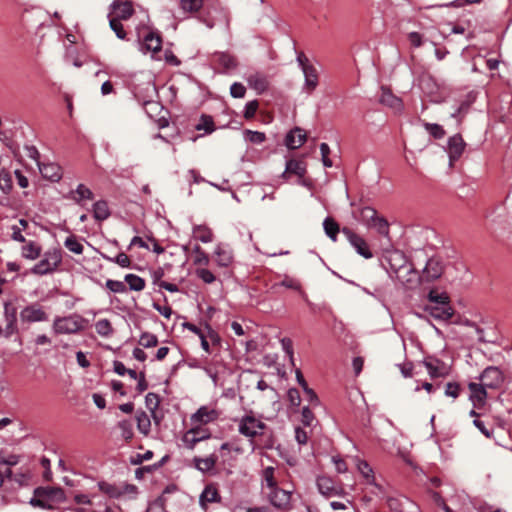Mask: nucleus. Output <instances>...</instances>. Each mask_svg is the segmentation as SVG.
<instances>
[{
	"label": "nucleus",
	"instance_id": "f257e3e1",
	"mask_svg": "<svg viewBox=\"0 0 512 512\" xmlns=\"http://www.w3.org/2000/svg\"><path fill=\"white\" fill-rule=\"evenodd\" d=\"M266 429V424L252 412L238 420V432L249 439L264 435Z\"/></svg>",
	"mask_w": 512,
	"mask_h": 512
},
{
	"label": "nucleus",
	"instance_id": "f03ea898",
	"mask_svg": "<svg viewBox=\"0 0 512 512\" xmlns=\"http://www.w3.org/2000/svg\"><path fill=\"white\" fill-rule=\"evenodd\" d=\"M85 319L77 314L65 317H56L53 321L52 329L55 334H73L84 329Z\"/></svg>",
	"mask_w": 512,
	"mask_h": 512
},
{
	"label": "nucleus",
	"instance_id": "7ed1b4c3",
	"mask_svg": "<svg viewBox=\"0 0 512 512\" xmlns=\"http://www.w3.org/2000/svg\"><path fill=\"white\" fill-rule=\"evenodd\" d=\"M62 262V253L59 249H51L43 254L42 259L33 266L31 273L35 275H47L57 270Z\"/></svg>",
	"mask_w": 512,
	"mask_h": 512
},
{
	"label": "nucleus",
	"instance_id": "20e7f679",
	"mask_svg": "<svg viewBox=\"0 0 512 512\" xmlns=\"http://www.w3.org/2000/svg\"><path fill=\"white\" fill-rule=\"evenodd\" d=\"M297 62L304 75V84L302 89L307 94H311L319 84L318 70L303 53H300L297 56Z\"/></svg>",
	"mask_w": 512,
	"mask_h": 512
},
{
	"label": "nucleus",
	"instance_id": "39448f33",
	"mask_svg": "<svg viewBox=\"0 0 512 512\" xmlns=\"http://www.w3.org/2000/svg\"><path fill=\"white\" fill-rule=\"evenodd\" d=\"M267 501L276 509L287 511L291 508L292 493L279 486L263 492Z\"/></svg>",
	"mask_w": 512,
	"mask_h": 512
},
{
	"label": "nucleus",
	"instance_id": "423d86ee",
	"mask_svg": "<svg viewBox=\"0 0 512 512\" xmlns=\"http://www.w3.org/2000/svg\"><path fill=\"white\" fill-rule=\"evenodd\" d=\"M221 415V411L213 405H203L190 416L191 424H200L206 426L216 422Z\"/></svg>",
	"mask_w": 512,
	"mask_h": 512
},
{
	"label": "nucleus",
	"instance_id": "0eeeda50",
	"mask_svg": "<svg viewBox=\"0 0 512 512\" xmlns=\"http://www.w3.org/2000/svg\"><path fill=\"white\" fill-rule=\"evenodd\" d=\"M444 272V265L440 258L431 257L427 260L425 267L420 274L421 283L438 280Z\"/></svg>",
	"mask_w": 512,
	"mask_h": 512
},
{
	"label": "nucleus",
	"instance_id": "6e6552de",
	"mask_svg": "<svg viewBox=\"0 0 512 512\" xmlns=\"http://www.w3.org/2000/svg\"><path fill=\"white\" fill-rule=\"evenodd\" d=\"M20 321L25 324L44 322L48 320V314L37 303L24 307L19 314Z\"/></svg>",
	"mask_w": 512,
	"mask_h": 512
},
{
	"label": "nucleus",
	"instance_id": "1a4fd4ad",
	"mask_svg": "<svg viewBox=\"0 0 512 512\" xmlns=\"http://www.w3.org/2000/svg\"><path fill=\"white\" fill-rule=\"evenodd\" d=\"M479 379L480 382L487 388L496 389L499 388L503 383L504 375L498 367L489 366L484 369Z\"/></svg>",
	"mask_w": 512,
	"mask_h": 512
},
{
	"label": "nucleus",
	"instance_id": "9d476101",
	"mask_svg": "<svg viewBox=\"0 0 512 512\" xmlns=\"http://www.w3.org/2000/svg\"><path fill=\"white\" fill-rule=\"evenodd\" d=\"M342 232L359 255H361L365 259H370L373 257V254L367 242L361 236L354 233L348 228H344Z\"/></svg>",
	"mask_w": 512,
	"mask_h": 512
},
{
	"label": "nucleus",
	"instance_id": "9b49d317",
	"mask_svg": "<svg viewBox=\"0 0 512 512\" xmlns=\"http://www.w3.org/2000/svg\"><path fill=\"white\" fill-rule=\"evenodd\" d=\"M133 6L129 1H114L110 5L109 18H117L118 20H127L133 14Z\"/></svg>",
	"mask_w": 512,
	"mask_h": 512
},
{
	"label": "nucleus",
	"instance_id": "f8f14e48",
	"mask_svg": "<svg viewBox=\"0 0 512 512\" xmlns=\"http://www.w3.org/2000/svg\"><path fill=\"white\" fill-rule=\"evenodd\" d=\"M394 274L397 280H399L402 284L406 285L407 287L412 288L416 286L418 283H421L420 274L416 271L412 264L405 267V269L403 268L397 271Z\"/></svg>",
	"mask_w": 512,
	"mask_h": 512
},
{
	"label": "nucleus",
	"instance_id": "ddd939ff",
	"mask_svg": "<svg viewBox=\"0 0 512 512\" xmlns=\"http://www.w3.org/2000/svg\"><path fill=\"white\" fill-rule=\"evenodd\" d=\"M468 388L470 390V396L469 399L473 403V406L475 408H481L486 403L487 398V392H486V386H484L481 382L475 383L470 382L468 384Z\"/></svg>",
	"mask_w": 512,
	"mask_h": 512
},
{
	"label": "nucleus",
	"instance_id": "4468645a",
	"mask_svg": "<svg viewBox=\"0 0 512 512\" xmlns=\"http://www.w3.org/2000/svg\"><path fill=\"white\" fill-rule=\"evenodd\" d=\"M386 261L389 264V269L392 273H396L397 271L401 269H405L410 263H408V260L405 256V254L400 250H391L388 251L385 256Z\"/></svg>",
	"mask_w": 512,
	"mask_h": 512
},
{
	"label": "nucleus",
	"instance_id": "2eb2a0df",
	"mask_svg": "<svg viewBox=\"0 0 512 512\" xmlns=\"http://www.w3.org/2000/svg\"><path fill=\"white\" fill-rule=\"evenodd\" d=\"M465 145L463 138L459 134L449 138L447 151L450 159V165H453V163L461 157L465 149Z\"/></svg>",
	"mask_w": 512,
	"mask_h": 512
},
{
	"label": "nucleus",
	"instance_id": "dca6fc26",
	"mask_svg": "<svg viewBox=\"0 0 512 512\" xmlns=\"http://www.w3.org/2000/svg\"><path fill=\"white\" fill-rule=\"evenodd\" d=\"M247 82L249 87L254 89L258 94L265 92L269 85L267 76L260 72L250 74L247 77Z\"/></svg>",
	"mask_w": 512,
	"mask_h": 512
},
{
	"label": "nucleus",
	"instance_id": "f3484780",
	"mask_svg": "<svg viewBox=\"0 0 512 512\" xmlns=\"http://www.w3.org/2000/svg\"><path fill=\"white\" fill-rule=\"evenodd\" d=\"M38 167L41 175L50 181L57 182L62 177L61 167L56 163L40 164L38 162Z\"/></svg>",
	"mask_w": 512,
	"mask_h": 512
},
{
	"label": "nucleus",
	"instance_id": "a211bd4d",
	"mask_svg": "<svg viewBox=\"0 0 512 512\" xmlns=\"http://www.w3.org/2000/svg\"><path fill=\"white\" fill-rule=\"evenodd\" d=\"M35 495L45 497L49 502H62L65 496L61 488L54 487H38L35 489Z\"/></svg>",
	"mask_w": 512,
	"mask_h": 512
},
{
	"label": "nucleus",
	"instance_id": "6ab92c4d",
	"mask_svg": "<svg viewBox=\"0 0 512 512\" xmlns=\"http://www.w3.org/2000/svg\"><path fill=\"white\" fill-rule=\"evenodd\" d=\"M215 62L222 68L224 73L231 72L236 69L238 63L236 58L225 52H219L214 55Z\"/></svg>",
	"mask_w": 512,
	"mask_h": 512
},
{
	"label": "nucleus",
	"instance_id": "aec40b11",
	"mask_svg": "<svg viewBox=\"0 0 512 512\" xmlns=\"http://www.w3.org/2000/svg\"><path fill=\"white\" fill-rule=\"evenodd\" d=\"M306 140V133L301 128L291 130L285 138V144L289 149L301 147Z\"/></svg>",
	"mask_w": 512,
	"mask_h": 512
},
{
	"label": "nucleus",
	"instance_id": "412c9836",
	"mask_svg": "<svg viewBox=\"0 0 512 512\" xmlns=\"http://www.w3.org/2000/svg\"><path fill=\"white\" fill-rule=\"evenodd\" d=\"M214 254L216 263L221 267H228L233 261L232 250L227 245H217Z\"/></svg>",
	"mask_w": 512,
	"mask_h": 512
},
{
	"label": "nucleus",
	"instance_id": "4be33fe9",
	"mask_svg": "<svg viewBox=\"0 0 512 512\" xmlns=\"http://www.w3.org/2000/svg\"><path fill=\"white\" fill-rule=\"evenodd\" d=\"M162 40L158 33L149 32L144 36L142 50L144 52L156 53L161 50Z\"/></svg>",
	"mask_w": 512,
	"mask_h": 512
},
{
	"label": "nucleus",
	"instance_id": "5701e85b",
	"mask_svg": "<svg viewBox=\"0 0 512 512\" xmlns=\"http://www.w3.org/2000/svg\"><path fill=\"white\" fill-rule=\"evenodd\" d=\"M426 311L429 312V314L438 320H449L454 315V309L450 305H437V306H431L427 307Z\"/></svg>",
	"mask_w": 512,
	"mask_h": 512
},
{
	"label": "nucleus",
	"instance_id": "b1692460",
	"mask_svg": "<svg viewBox=\"0 0 512 512\" xmlns=\"http://www.w3.org/2000/svg\"><path fill=\"white\" fill-rule=\"evenodd\" d=\"M221 498L219 496L217 488L210 484L207 485L203 492L200 495L199 503L201 507L206 508L207 504L209 503H218L220 502Z\"/></svg>",
	"mask_w": 512,
	"mask_h": 512
},
{
	"label": "nucleus",
	"instance_id": "393cba45",
	"mask_svg": "<svg viewBox=\"0 0 512 512\" xmlns=\"http://www.w3.org/2000/svg\"><path fill=\"white\" fill-rule=\"evenodd\" d=\"M306 173V164L302 160L291 159L286 162L285 171L282 174L283 178H286L290 174L297 175L302 178Z\"/></svg>",
	"mask_w": 512,
	"mask_h": 512
},
{
	"label": "nucleus",
	"instance_id": "a878e982",
	"mask_svg": "<svg viewBox=\"0 0 512 512\" xmlns=\"http://www.w3.org/2000/svg\"><path fill=\"white\" fill-rule=\"evenodd\" d=\"M423 364L426 367L427 372L432 379L443 378L448 375L447 369L445 368L444 364L441 363L439 360H426L423 362Z\"/></svg>",
	"mask_w": 512,
	"mask_h": 512
},
{
	"label": "nucleus",
	"instance_id": "bb28decb",
	"mask_svg": "<svg viewBox=\"0 0 512 512\" xmlns=\"http://www.w3.org/2000/svg\"><path fill=\"white\" fill-rule=\"evenodd\" d=\"M217 459L216 455L211 454L205 458L194 457L193 462L196 469L203 473H207L214 469Z\"/></svg>",
	"mask_w": 512,
	"mask_h": 512
},
{
	"label": "nucleus",
	"instance_id": "cd10ccee",
	"mask_svg": "<svg viewBox=\"0 0 512 512\" xmlns=\"http://www.w3.org/2000/svg\"><path fill=\"white\" fill-rule=\"evenodd\" d=\"M278 486V481L275 477V468L268 466L262 471V493Z\"/></svg>",
	"mask_w": 512,
	"mask_h": 512
},
{
	"label": "nucleus",
	"instance_id": "c85d7f7f",
	"mask_svg": "<svg viewBox=\"0 0 512 512\" xmlns=\"http://www.w3.org/2000/svg\"><path fill=\"white\" fill-rule=\"evenodd\" d=\"M197 131L202 132L201 136L213 133L216 130L214 120L209 115H202L195 125Z\"/></svg>",
	"mask_w": 512,
	"mask_h": 512
},
{
	"label": "nucleus",
	"instance_id": "c756f323",
	"mask_svg": "<svg viewBox=\"0 0 512 512\" xmlns=\"http://www.w3.org/2000/svg\"><path fill=\"white\" fill-rule=\"evenodd\" d=\"M93 216L98 221L106 220L110 216V209L106 201L100 200L93 204Z\"/></svg>",
	"mask_w": 512,
	"mask_h": 512
},
{
	"label": "nucleus",
	"instance_id": "7c9ffc66",
	"mask_svg": "<svg viewBox=\"0 0 512 512\" xmlns=\"http://www.w3.org/2000/svg\"><path fill=\"white\" fill-rule=\"evenodd\" d=\"M72 199L76 203H82L83 200H92L94 197L93 192L84 184H79L75 191L71 192Z\"/></svg>",
	"mask_w": 512,
	"mask_h": 512
},
{
	"label": "nucleus",
	"instance_id": "2f4dec72",
	"mask_svg": "<svg viewBox=\"0 0 512 512\" xmlns=\"http://www.w3.org/2000/svg\"><path fill=\"white\" fill-rule=\"evenodd\" d=\"M193 236L203 243H210L213 240V233L205 225H196L193 227Z\"/></svg>",
	"mask_w": 512,
	"mask_h": 512
},
{
	"label": "nucleus",
	"instance_id": "473e14b6",
	"mask_svg": "<svg viewBox=\"0 0 512 512\" xmlns=\"http://www.w3.org/2000/svg\"><path fill=\"white\" fill-rule=\"evenodd\" d=\"M40 254H41V247L33 241L27 242L22 247V256L26 259L35 260L36 258H38L40 256Z\"/></svg>",
	"mask_w": 512,
	"mask_h": 512
},
{
	"label": "nucleus",
	"instance_id": "72a5a7b5",
	"mask_svg": "<svg viewBox=\"0 0 512 512\" xmlns=\"http://www.w3.org/2000/svg\"><path fill=\"white\" fill-rule=\"evenodd\" d=\"M355 462H356L358 471L365 478L367 483H369V484L374 483V474H373V470L370 467V465L366 461L361 460L357 457L355 458Z\"/></svg>",
	"mask_w": 512,
	"mask_h": 512
},
{
	"label": "nucleus",
	"instance_id": "f704fd0d",
	"mask_svg": "<svg viewBox=\"0 0 512 512\" xmlns=\"http://www.w3.org/2000/svg\"><path fill=\"white\" fill-rule=\"evenodd\" d=\"M380 102L392 108H399L401 106V100L394 96L388 89L382 88L380 95Z\"/></svg>",
	"mask_w": 512,
	"mask_h": 512
},
{
	"label": "nucleus",
	"instance_id": "c9c22d12",
	"mask_svg": "<svg viewBox=\"0 0 512 512\" xmlns=\"http://www.w3.org/2000/svg\"><path fill=\"white\" fill-rule=\"evenodd\" d=\"M5 318L7 321L6 330L8 334H13L17 331L16 325V310L15 308H10L9 305L5 306Z\"/></svg>",
	"mask_w": 512,
	"mask_h": 512
},
{
	"label": "nucleus",
	"instance_id": "e433bc0d",
	"mask_svg": "<svg viewBox=\"0 0 512 512\" xmlns=\"http://www.w3.org/2000/svg\"><path fill=\"white\" fill-rule=\"evenodd\" d=\"M99 489L111 498H119L124 495L121 486L112 485L106 482L99 483Z\"/></svg>",
	"mask_w": 512,
	"mask_h": 512
},
{
	"label": "nucleus",
	"instance_id": "4c0bfd02",
	"mask_svg": "<svg viewBox=\"0 0 512 512\" xmlns=\"http://www.w3.org/2000/svg\"><path fill=\"white\" fill-rule=\"evenodd\" d=\"M124 279L130 290L142 291L145 288V280L138 275L127 274Z\"/></svg>",
	"mask_w": 512,
	"mask_h": 512
},
{
	"label": "nucleus",
	"instance_id": "58836bf2",
	"mask_svg": "<svg viewBox=\"0 0 512 512\" xmlns=\"http://www.w3.org/2000/svg\"><path fill=\"white\" fill-rule=\"evenodd\" d=\"M323 227L326 235L332 240L336 241L339 232V225L330 217H327L323 222Z\"/></svg>",
	"mask_w": 512,
	"mask_h": 512
},
{
	"label": "nucleus",
	"instance_id": "ea45409f",
	"mask_svg": "<svg viewBox=\"0 0 512 512\" xmlns=\"http://www.w3.org/2000/svg\"><path fill=\"white\" fill-rule=\"evenodd\" d=\"M377 216L378 214L375 209L371 207H364L360 210L358 220L367 227H369Z\"/></svg>",
	"mask_w": 512,
	"mask_h": 512
},
{
	"label": "nucleus",
	"instance_id": "a19ab883",
	"mask_svg": "<svg viewBox=\"0 0 512 512\" xmlns=\"http://www.w3.org/2000/svg\"><path fill=\"white\" fill-rule=\"evenodd\" d=\"M137 420V428L138 430L144 434L148 435L151 428V420L149 416L145 412L138 413L136 416Z\"/></svg>",
	"mask_w": 512,
	"mask_h": 512
},
{
	"label": "nucleus",
	"instance_id": "79ce46f5",
	"mask_svg": "<svg viewBox=\"0 0 512 512\" xmlns=\"http://www.w3.org/2000/svg\"><path fill=\"white\" fill-rule=\"evenodd\" d=\"M64 246L70 252L75 253V254H82L83 250H84L82 243L74 235H71L65 239Z\"/></svg>",
	"mask_w": 512,
	"mask_h": 512
},
{
	"label": "nucleus",
	"instance_id": "37998d69",
	"mask_svg": "<svg viewBox=\"0 0 512 512\" xmlns=\"http://www.w3.org/2000/svg\"><path fill=\"white\" fill-rule=\"evenodd\" d=\"M203 0H181L180 7L184 12L196 13L203 7Z\"/></svg>",
	"mask_w": 512,
	"mask_h": 512
},
{
	"label": "nucleus",
	"instance_id": "c03bdc74",
	"mask_svg": "<svg viewBox=\"0 0 512 512\" xmlns=\"http://www.w3.org/2000/svg\"><path fill=\"white\" fill-rule=\"evenodd\" d=\"M101 257L109 262H114L122 268H128L131 265V260L125 253H119L116 257H110L104 253H100Z\"/></svg>",
	"mask_w": 512,
	"mask_h": 512
},
{
	"label": "nucleus",
	"instance_id": "a18cd8bd",
	"mask_svg": "<svg viewBox=\"0 0 512 512\" xmlns=\"http://www.w3.org/2000/svg\"><path fill=\"white\" fill-rule=\"evenodd\" d=\"M145 404L147 409L152 413L155 422L158 423L159 420L155 414V411L159 406L158 395L155 393H148L145 397Z\"/></svg>",
	"mask_w": 512,
	"mask_h": 512
},
{
	"label": "nucleus",
	"instance_id": "49530a36",
	"mask_svg": "<svg viewBox=\"0 0 512 512\" xmlns=\"http://www.w3.org/2000/svg\"><path fill=\"white\" fill-rule=\"evenodd\" d=\"M368 228L375 229L379 234L387 236L389 233V225L385 218L377 216Z\"/></svg>",
	"mask_w": 512,
	"mask_h": 512
},
{
	"label": "nucleus",
	"instance_id": "de8ad7c7",
	"mask_svg": "<svg viewBox=\"0 0 512 512\" xmlns=\"http://www.w3.org/2000/svg\"><path fill=\"white\" fill-rule=\"evenodd\" d=\"M96 332L104 337H107L112 334L113 329L111 323L107 319H100L95 323Z\"/></svg>",
	"mask_w": 512,
	"mask_h": 512
},
{
	"label": "nucleus",
	"instance_id": "09e8293b",
	"mask_svg": "<svg viewBox=\"0 0 512 512\" xmlns=\"http://www.w3.org/2000/svg\"><path fill=\"white\" fill-rule=\"evenodd\" d=\"M118 428L121 431V436L125 441L133 438V427L129 420H122L118 423Z\"/></svg>",
	"mask_w": 512,
	"mask_h": 512
},
{
	"label": "nucleus",
	"instance_id": "8fccbe9b",
	"mask_svg": "<svg viewBox=\"0 0 512 512\" xmlns=\"http://www.w3.org/2000/svg\"><path fill=\"white\" fill-rule=\"evenodd\" d=\"M0 189L4 193H8L12 189L11 174L4 169L0 170Z\"/></svg>",
	"mask_w": 512,
	"mask_h": 512
},
{
	"label": "nucleus",
	"instance_id": "3c124183",
	"mask_svg": "<svg viewBox=\"0 0 512 512\" xmlns=\"http://www.w3.org/2000/svg\"><path fill=\"white\" fill-rule=\"evenodd\" d=\"M139 344L144 348L155 347L158 344V339L156 335L149 332H144L140 336Z\"/></svg>",
	"mask_w": 512,
	"mask_h": 512
},
{
	"label": "nucleus",
	"instance_id": "603ef678",
	"mask_svg": "<svg viewBox=\"0 0 512 512\" xmlns=\"http://www.w3.org/2000/svg\"><path fill=\"white\" fill-rule=\"evenodd\" d=\"M181 441L183 443V445L187 448V449H194L196 444L199 443L200 441L197 439L196 435H194L193 431L191 430V428L189 430H187L182 438H181Z\"/></svg>",
	"mask_w": 512,
	"mask_h": 512
},
{
	"label": "nucleus",
	"instance_id": "864d4df0",
	"mask_svg": "<svg viewBox=\"0 0 512 512\" xmlns=\"http://www.w3.org/2000/svg\"><path fill=\"white\" fill-rule=\"evenodd\" d=\"M317 486L321 494L329 496L333 491L332 481L326 477L317 479Z\"/></svg>",
	"mask_w": 512,
	"mask_h": 512
},
{
	"label": "nucleus",
	"instance_id": "5fc2aeb1",
	"mask_svg": "<svg viewBox=\"0 0 512 512\" xmlns=\"http://www.w3.org/2000/svg\"><path fill=\"white\" fill-rule=\"evenodd\" d=\"M191 430L193 431L194 435H196L199 441H203L211 437V432L203 425L191 424Z\"/></svg>",
	"mask_w": 512,
	"mask_h": 512
},
{
	"label": "nucleus",
	"instance_id": "6e6d98bb",
	"mask_svg": "<svg viewBox=\"0 0 512 512\" xmlns=\"http://www.w3.org/2000/svg\"><path fill=\"white\" fill-rule=\"evenodd\" d=\"M245 139L254 144H261L265 141V134L259 131L245 130Z\"/></svg>",
	"mask_w": 512,
	"mask_h": 512
},
{
	"label": "nucleus",
	"instance_id": "4d7b16f0",
	"mask_svg": "<svg viewBox=\"0 0 512 512\" xmlns=\"http://www.w3.org/2000/svg\"><path fill=\"white\" fill-rule=\"evenodd\" d=\"M105 286L114 293H125L127 288L121 281L109 279L106 281Z\"/></svg>",
	"mask_w": 512,
	"mask_h": 512
},
{
	"label": "nucleus",
	"instance_id": "13d9d810",
	"mask_svg": "<svg viewBox=\"0 0 512 512\" xmlns=\"http://www.w3.org/2000/svg\"><path fill=\"white\" fill-rule=\"evenodd\" d=\"M424 127L436 139H441L445 135L444 129L438 124L425 123Z\"/></svg>",
	"mask_w": 512,
	"mask_h": 512
},
{
	"label": "nucleus",
	"instance_id": "bf43d9fd",
	"mask_svg": "<svg viewBox=\"0 0 512 512\" xmlns=\"http://www.w3.org/2000/svg\"><path fill=\"white\" fill-rule=\"evenodd\" d=\"M109 25L110 28L115 32L117 37L119 39H124L126 36V33L124 31L123 25L121 24V21L117 18H110L109 19Z\"/></svg>",
	"mask_w": 512,
	"mask_h": 512
},
{
	"label": "nucleus",
	"instance_id": "052dcab7",
	"mask_svg": "<svg viewBox=\"0 0 512 512\" xmlns=\"http://www.w3.org/2000/svg\"><path fill=\"white\" fill-rule=\"evenodd\" d=\"M428 299H429V301L437 303V304L449 305V297L446 293L438 294L432 290L428 294Z\"/></svg>",
	"mask_w": 512,
	"mask_h": 512
},
{
	"label": "nucleus",
	"instance_id": "680f3d73",
	"mask_svg": "<svg viewBox=\"0 0 512 512\" xmlns=\"http://www.w3.org/2000/svg\"><path fill=\"white\" fill-rule=\"evenodd\" d=\"M460 385L457 382H448L445 387V395L456 399L460 395Z\"/></svg>",
	"mask_w": 512,
	"mask_h": 512
},
{
	"label": "nucleus",
	"instance_id": "e2e57ef3",
	"mask_svg": "<svg viewBox=\"0 0 512 512\" xmlns=\"http://www.w3.org/2000/svg\"><path fill=\"white\" fill-rule=\"evenodd\" d=\"M30 505L34 507H39L42 509H51L52 504L46 500L45 497H40L38 495L34 494V497H32L29 501Z\"/></svg>",
	"mask_w": 512,
	"mask_h": 512
},
{
	"label": "nucleus",
	"instance_id": "0e129e2a",
	"mask_svg": "<svg viewBox=\"0 0 512 512\" xmlns=\"http://www.w3.org/2000/svg\"><path fill=\"white\" fill-rule=\"evenodd\" d=\"M246 93V88L242 83L235 82L230 87V94L234 98H243Z\"/></svg>",
	"mask_w": 512,
	"mask_h": 512
},
{
	"label": "nucleus",
	"instance_id": "69168bd1",
	"mask_svg": "<svg viewBox=\"0 0 512 512\" xmlns=\"http://www.w3.org/2000/svg\"><path fill=\"white\" fill-rule=\"evenodd\" d=\"M196 275L205 283L210 284L215 281L213 273L205 268H199L196 270Z\"/></svg>",
	"mask_w": 512,
	"mask_h": 512
},
{
	"label": "nucleus",
	"instance_id": "338daca9",
	"mask_svg": "<svg viewBox=\"0 0 512 512\" xmlns=\"http://www.w3.org/2000/svg\"><path fill=\"white\" fill-rule=\"evenodd\" d=\"M320 152L322 156V162L325 167H332V161L328 157L330 154V147L327 143L320 144Z\"/></svg>",
	"mask_w": 512,
	"mask_h": 512
},
{
	"label": "nucleus",
	"instance_id": "774afa93",
	"mask_svg": "<svg viewBox=\"0 0 512 512\" xmlns=\"http://www.w3.org/2000/svg\"><path fill=\"white\" fill-rule=\"evenodd\" d=\"M257 109H258V102L256 100L246 103L244 117L246 119L253 118L255 116Z\"/></svg>",
	"mask_w": 512,
	"mask_h": 512
}]
</instances>
